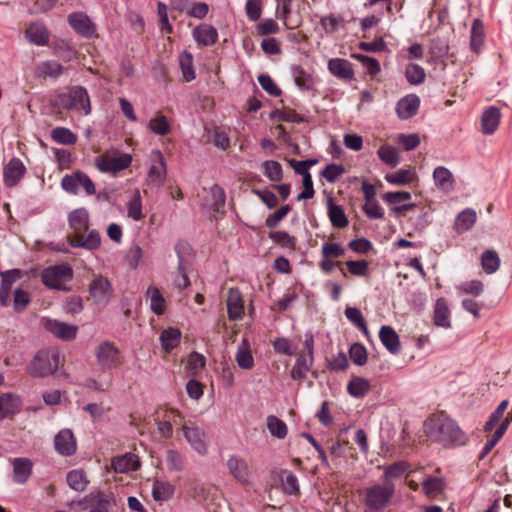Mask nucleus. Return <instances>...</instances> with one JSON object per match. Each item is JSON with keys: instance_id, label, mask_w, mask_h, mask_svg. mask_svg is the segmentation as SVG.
Here are the masks:
<instances>
[{"instance_id": "1", "label": "nucleus", "mask_w": 512, "mask_h": 512, "mask_svg": "<svg viewBox=\"0 0 512 512\" xmlns=\"http://www.w3.org/2000/svg\"><path fill=\"white\" fill-rule=\"evenodd\" d=\"M423 428L429 439L445 448L465 445L468 441L466 433L456 421L444 413L433 414L428 417Z\"/></svg>"}, {"instance_id": "2", "label": "nucleus", "mask_w": 512, "mask_h": 512, "mask_svg": "<svg viewBox=\"0 0 512 512\" xmlns=\"http://www.w3.org/2000/svg\"><path fill=\"white\" fill-rule=\"evenodd\" d=\"M394 482H374L362 492L364 512H384L390 506L395 495Z\"/></svg>"}, {"instance_id": "3", "label": "nucleus", "mask_w": 512, "mask_h": 512, "mask_svg": "<svg viewBox=\"0 0 512 512\" xmlns=\"http://www.w3.org/2000/svg\"><path fill=\"white\" fill-rule=\"evenodd\" d=\"M60 365V353L56 348L42 349L36 353L27 366L32 377L44 378L53 375Z\"/></svg>"}, {"instance_id": "4", "label": "nucleus", "mask_w": 512, "mask_h": 512, "mask_svg": "<svg viewBox=\"0 0 512 512\" xmlns=\"http://www.w3.org/2000/svg\"><path fill=\"white\" fill-rule=\"evenodd\" d=\"M305 352L297 354V359L293 365L290 376L293 380H303L311 370L314 362V339L312 334H307L303 343Z\"/></svg>"}, {"instance_id": "5", "label": "nucleus", "mask_w": 512, "mask_h": 512, "mask_svg": "<svg viewBox=\"0 0 512 512\" xmlns=\"http://www.w3.org/2000/svg\"><path fill=\"white\" fill-rule=\"evenodd\" d=\"M73 277L72 269L67 265H56L46 268L41 275L43 283L52 289L67 290L66 283Z\"/></svg>"}, {"instance_id": "6", "label": "nucleus", "mask_w": 512, "mask_h": 512, "mask_svg": "<svg viewBox=\"0 0 512 512\" xmlns=\"http://www.w3.org/2000/svg\"><path fill=\"white\" fill-rule=\"evenodd\" d=\"M59 104L65 109L82 111L85 115L91 111L87 90L81 86L74 87L69 93L60 95Z\"/></svg>"}, {"instance_id": "7", "label": "nucleus", "mask_w": 512, "mask_h": 512, "mask_svg": "<svg viewBox=\"0 0 512 512\" xmlns=\"http://www.w3.org/2000/svg\"><path fill=\"white\" fill-rule=\"evenodd\" d=\"M166 174L167 169L163 154L159 150H153L150 154L147 182L156 187H161L165 182Z\"/></svg>"}, {"instance_id": "8", "label": "nucleus", "mask_w": 512, "mask_h": 512, "mask_svg": "<svg viewBox=\"0 0 512 512\" xmlns=\"http://www.w3.org/2000/svg\"><path fill=\"white\" fill-rule=\"evenodd\" d=\"M89 293L96 304H106L109 302L113 290L106 277L95 275L89 284Z\"/></svg>"}, {"instance_id": "9", "label": "nucleus", "mask_w": 512, "mask_h": 512, "mask_svg": "<svg viewBox=\"0 0 512 512\" xmlns=\"http://www.w3.org/2000/svg\"><path fill=\"white\" fill-rule=\"evenodd\" d=\"M182 431L188 443L200 455H205L208 450L207 437L203 429L194 424H183Z\"/></svg>"}, {"instance_id": "10", "label": "nucleus", "mask_w": 512, "mask_h": 512, "mask_svg": "<svg viewBox=\"0 0 512 512\" xmlns=\"http://www.w3.org/2000/svg\"><path fill=\"white\" fill-rule=\"evenodd\" d=\"M96 357L100 366L104 368H115L120 364V353L111 342H103L96 349Z\"/></svg>"}, {"instance_id": "11", "label": "nucleus", "mask_w": 512, "mask_h": 512, "mask_svg": "<svg viewBox=\"0 0 512 512\" xmlns=\"http://www.w3.org/2000/svg\"><path fill=\"white\" fill-rule=\"evenodd\" d=\"M26 167L24 163L16 157H13L3 168V183L6 187L16 186L24 177Z\"/></svg>"}, {"instance_id": "12", "label": "nucleus", "mask_w": 512, "mask_h": 512, "mask_svg": "<svg viewBox=\"0 0 512 512\" xmlns=\"http://www.w3.org/2000/svg\"><path fill=\"white\" fill-rule=\"evenodd\" d=\"M132 157L129 154H120L118 156H104L96 160L98 169L102 172H118L130 166Z\"/></svg>"}, {"instance_id": "13", "label": "nucleus", "mask_w": 512, "mask_h": 512, "mask_svg": "<svg viewBox=\"0 0 512 512\" xmlns=\"http://www.w3.org/2000/svg\"><path fill=\"white\" fill-rule=\"evenodd\" d=\"M227 467L230 474L239 483L244 485L250 484L252 472L250 470L248 463L244 459L238 456H231L227 460Z\"/></svg>"}, {"instance_id": "14", "label": "nucleus", "mask_w": 512, "mask_h": 512, "mask_svg": "<svg viewBox=\"0 0 512 512\" xmlns=\"http://www.w3.org/2000/svg\"><path fill=\"white\" fill-rule=\"evenodd\" d=\"M44 327L55 337L66 341L74 339L78 331V327L76 325H71L53 319H46L44 321Z\"/></svg>"}, {"instance_id": "15", "label": "nucleus", "mask_w": 512, "mask_h": 512, "mask_svg": "<svg viewBox=\"0 0 512 512\" xmlns=\"http://www.w3.org/2000/svg\"><path fill=\"white\" fill-rule=\"evenodd\" d=\"M67 20L69 25L83 37H92L96 32L93 22L82 12L71 13Z\"/></svg>"}, {"instance_id": "16", "label": "nucleus", "mask_w": 512, "mask_h": 512, "mask_svg": "<svg viewBox=\"0 0 512 512\" xmlns=\"http://www.w3.org/2000/svg\"><path fill=\"white\" fill-rule=\"evenodd\" d=\"M54 446L61 455H73L76 452L77 444L72 431L70 429L60 430L54 438Z\"/></svg>"}, {"instance_id": "17", "label": "nucleus", "mask_w": 512, "mask_h": 512, "mask_svg": "<svg viewBox=\"0 0 512 512\" xmlns=\"http://www.w3.org/2000/svg\"><path fill=\"white\" fill-rule=\"evenodd\" d=\"M226 302L229 319H241L244 314V304L240 291L236 288H230L227 293Z\"/></svg>"}, {"instance_id": "18", "label": "nucleus", "mask_w": 512, "mask_h": 512, "mask_svg": "<svg viewBox=\"0 0 512 512\" xmlns=\"http://www.w3.org/2000/svg\"><path fill=\"white\" fill-rule=\"evenodd\" d=\"M420 105V99L415 94H409L400 99L396 104V112L399 118L408 119L414 116Z\"/></svg>"}, {"instance_id": "19", "label": "nucleus", "mask_w": 512, "mask_h": 512, "mask_svg": "<svg viewBox=\"0 0 512 512\" xmlns=\"http://www.w3.org/2000/svg\"><path fill=\"white\" fill-rule=\"evenodd\" d=\"M68 223L77 237L87 231L89 227V213L85 208H77L69 213Z\"/></svg>"}, {"instance_id": "20", "label": "nucleus", "mask_w": 512, "mask_h": 512, "mask_svg": "<svg viewBox=\"0 0 512 512\" xmlns=\"http://www.w3.org/2000/svg\"><path fill=\"white\" fill-rule=\"evenodd\" d=\"M328 70L341 80H351L354 76L352 64L342 58H332L328 61Z\"/></svg>"}, {"instance_id": "21", "label": "nucleus", "mask_w": 512, "mask_h": 512, "mask_svg": "<svg viewBox=\"0 0 512 512\" xmlns=\"http://www.w3.org/2000/svg\"><path fill=\"white\" fill-rule=\"evenodd\" d=\"M21 406L22 401L18 395L13 393L0 395V420L18 413Z\"/></svg>"}, {"instance_id": "22", "label": "nucleus", "mask_w": 512, "mask_h": 512, "mask_svg": "<svg viewBox=\"0 0 512 512\" xmlns=\"http://www.w3.org/2000/svg\"><path fill=\"white\" fill-rule=\"evenodd\" d=\"M21 278V271L13 269L2 273V281L0 286V304L6 306L10 300V292L12 285Z\"/></svg>"}, {"instance_id": "23", "label": "nucleus", "mask_w": 512, "mask_h": 512, "mask_svg": "<svg viewBox=\"0 0 512 512\" xmlns=\"http://www.w3.org/2000/svg\"><path fill=\"white\" fill-rule=\"evenodd\" d=\"M25 37L36 46H45L49 42L50 34L43 24L31 23L25 31Z\"/></svg>"}, {"instance_id": "24", "label": "nucleus", "mask_w": 512, "mask_h": 512, "mask_svg": "<svg viewBox=\"0 0 512 512\" xmlns=\"http://www.w3.org/2000/svg\"><path fill=\"white\" fill-rule=\"evenodd\" d=\"M206 193V198L203 202V206L207 207L214 212H218L221 208L224 207L226 196L224 190L218 186L213 185L209 190H204Z\"/></svg>"}, {"instance_id": "25", "label": "nucleus", "mask_w": 512, "mask_h": 512, "mask_svg": "<svg viewBox=\"0 0 512 512\" xmlns=\"http://www.w3.org/2000/svg\"><path fill=\"white\" fill-rule=\"evenodd\" d=\"M112 467L115 472L127 473L137 470L140 467V461L137 455L126 453L122 456L115 457L112 460Z\"/></svg>"}, {"instance_id": "26", "label": "nucleus", "mask_w": 512, "mask_h": 512, "mask_svg": "<svg viewBox=\"0 0 512 512\" xmlns=\"http://www.w3.org/2000/svg\"><path fill=\"white\" fill-rule=\"evenodd\" d=\"M193 37L199 45L210 46L213 45L218 38L217 30L208 24H200L194 28Z\"/></svg>"}, {"instance_id": "27", "label": "nucleus", "mask_w": 512, "mask_h": 512, "mask_svg": "<svg viewBox=\"0 0 512 512\" xmlns=\"http://www.w3.org/2000/svg\"><path fill=\"white\" fill-rule=\"evenodd\" d=\"M433 180L435 186L444 192H450L454 187V176L451 171L444 166H438L434 169Z\"/></svg>"}, {"instance_id": "28", "label": "nucleus", "mask_w": 512, "mask_h": 512, "mask_svg": "<svg viewBox=\"0 0 512 512\" xmlns=\"http://www.w3.org/2000/svg\"><path fill=\"white\" fill-rule=\"evenodd\" d=\"M85 500L92 505L89 512H109V509L114 505V498L103 492L90 494Z\"/></svg>"}, {"instance_id": "29", "label": "nucleus", "mask_w": 512, "mask_h": 512, "mask_svg": "<svg viewBox=\"0 0 512 512\" xmlns=\"http://www.w3.org/2000/svg\"><path fill=\"white\" fill-rule=\"evenodd\" d=\"M501 114L498 108L489 107L484 111L481 118V129L484 134L490 135L497 128L500 123Z\"/></svg>"}, {"instance_id": "30", "label": "nucleus", "mask_w": 512, "mask_h": 512, "mask_svg": "<svg viewBox=\"0 0 512 512\" xmlns=\"http://www.w3.org/2000/svg\"><path fill=\"white\" fill-rule=\"evenodd\" d=\"M379 338L390 353L397 354L400 351V340L392 327L382 326L379 331Z\"/></svg>"}, {"instance_id": "31", "label": "nucleus", "mask_w": 512, "mask_h": 512, "mask_svg": "<svg viewBox=\"0 0 512 512\" xmlns=\"http://www.w3.org/2000/svg\"><path fill=\"white\" fill-rule=\"evenodd\" d=\"M63 71L62 65L55 60H46L38 63L35 75L39 78H58Z\"/></svg>"}, {"instance_id": "32", "label": "nucleus", "mask_w": 512, "mask_h": 512, "mask_svg": "<svg viewBox=\"0 0 512 512\" xmlns=\"http://www.w3.org/2000/svg\"><path fill=\"white\" fill-rule=\"evenodd\" d=\"M32 472V462L27 458H15L13 460V480L16 483L23 484L30 477Z\"/></svg>"}, {"instance_id": "33", "label": "nucleus", "mask_w": 512, "mask_h": 512, "mask_svg": "<svg viewBox=\"0 0 512 512\" xmlns=\"http://www.w3.org/2000/svg\"><path fill=\"white\" fill-rule=\"evenodd\" d=\"M69 243L72 247H82L89 250H95L100 247L101 238L96 230H91L86 237H84L83 234H80L77 237H73Z\"/></svg>"}, {"instance_id": "34", "label": "nucleus", "mask_w": 512, "mask_h": 512, "mask_svg": "<svg viewBox=\"0 0 512 512\" xmlns=\"http://www.w3.org/2000/svg\"><path fill=\"white\" fill-rule=\"evenodd\" d=\"M235 360L241 369L250 370L253 368L254 359L250 350V345L246 339H243L241 344H239L235 354Z\"/></svg>"}, {"instance_id": "35", "label": "nucleus", "mask_w": 512, "mask_h": 512, "mask_svg": "<svg viewBox=\"0 0 512 512\" xmlns=\"http://www.w3.org/2000/svg\"><path fill=\"white\" fill-rule=\"evenodd\" d=\"M148 129L155 135L165 136L171 132V125L161 112H156L147 124Z\"/></svg>"}, {"instance_id": "36", "label": "nucleus", "mask_w": 512, "mask_h": 512, "mask_svg": "<svg viewBox=\"0 0 512 512\" xmlns=\"http://www.w3.org/2000/svg\"><path fill=\"white\" fill-rule=\"evenodd\" d=\"M476 219L477 215L473 209H465L456 217L454 229L457 233L466 232L474 226Z\"/></svg>"}, {"instance_id": "37", "label": "nucleus", "mask_w": 512, "mask_h": 512, "mask_svg": "<svg viewBox=\"0 0 512 512\" xmlns=\"http://www.w3.org/2000/svg\"><path fill=\"white\" fill-rule=\"evenodd\" d=\"M370 388V381L359 376L352 377L347 385L348 393L355 398L364 397L370 391Z\"/></svg>"}, {"instance_id": "38", "label": "nucleus", "mask_w": 512, "mask_h": 512, "mask_svg": "<svg viewBox=\"0 0 512 512\" xmlns=\"http://www.w3.org/2000/svg\"><path fill=\"white\" fill-rule=\"evenodd\" d=\"M434 322L437 326L443 328H449L450 322V311L448 305L444 299H438L434 309Z\"/></svg>"}, {"instance_id": "39", "label": "nucleus", "mask_w": 512, "mask_h": 512, "mask_svg": "<svg viewBox=\"0 0 512 512\" xmlns=\"http://www.w3.org/2000/svg\"><path fill=\"white\" fill-rule=\"evenodd\" d=\"M69 487L77 492H82L87 488L89 480L82 469L71 470L66 477Z\"/></svg>"}, {"instance_id": "40", "label": "nucleus", "mask_w": 512, "mask_h": 512, "mask_svg": "<svg viewBox=\"0 0 512 512\" xmlns=\"http://www.w3.org/2000/svg\"><path fill=\"white\" fill-rule=\"evenodd\" d=\"M146 296L150 299L151 310L157 315H162L165 312L166 305L165 299L159 289L155 286H149L146 291Z\"/></svg>"}, {"instance_id": "41", "label": "nucleus", "mask_w": 512, "mask_h": 512, "mask_svg": "<svg viewBox=\"0 0 512 512\" xmlns=\"http://www.w3.org/2000/svg\"><path fill=\"white\" fill-rule=\"evenodd\" d=\"M181 339V332L176 328L165 329L160 335L163 350L170 352L178 346Z\"/></svg>"}, {"instance_id": "42", "label": "nucleus", "mask_w": 512, "mask_h": 512, "mask_svg": "<svg viewBox=\"0 0 512 512\" xmlns=\"http://www.w3.org/2000/svg\"><path fill=\"white\" fill-rule=\"evenodd\" d=\"M328 214L332 225L336 228H344L349 223L344 210L340 206L335 205L332 199L328 200Z\"/></svg>"}, {"instance_id": "43", "label": "nucleus", "mask_w": 512, "mask_h": 512, "mask_svg": "<svg viewBox=\"0 0 512 512\" xmlns=\"http://www.w3.org/2000/svg\"><path fill=\"white\" fill-rule=\"evenodd\" d=\"M266 426L270 434L278 439L285 438L288 433L285 422L274 415H270L266 418Z\"/></svg>"}, {"instance_id": "44", "label": "nucleus", "mask_w": 512, "mask_h": 512, "mask_svg": "<svg viewBox=\"0 0 512 512\" xmlns=\"http://www.w3.org/2000/svg\"><path fill=\"white\" fill-rule=\"evenodd\" d=\"M174 494V487L169 482L155 481L152 487V495L156 501H167Z\"/></svg>"}, {"instance_id": "45", "label": "nucleus", "mask_w": 512, "mask_h": 512, "mask_svg": "<svg viewBox=\"0 0 512 512\" xmlns=\"http://www.w3.org/2000/svg\"><path fill=\"white\" fill-rule=\"evenodd\" d=\"M416 174L411 169H400L394 173L385 175V180L394 185H405L411 183Z\"/></svg>"}, {"instance_id": "46", "label": "nucleus", "mask_w": 512, "mask_h": 512, "mask_svg": "<svg viewBox=\"0 0 512 512\" xmlns=\"http://www.w3.org/2000/svg\"><path fill=\"white\" fill-rule=\"evenodd\" d=\"M484 40V26L483 23L479 19H475L473 21L471 27V35H470V47L471 49L478 53L483 44Z\"/></svg>"}, {"instance_id": "47", "label": "nucleus", "mask_w": 512, "mask_h": 512, "mask_svg": "<svg viewBox=\"0 0 512 512\" xmlns=\"http://www.w3.org/2000/svg\"><path fill=\"white\" fill-rule=\"evenodd\" d=\"M481 265L487 274L496 272L500 267V258L495 250H486L481 256Z\"/></svg>"}, {"instance_id": "48", "label": "nucleus", "mask_w": 512, "mask_h": 512, "mask_svg": "<svg viewBox=\"0 0 512 512\" xmlns=\"http://www.w3.org/2000/svg\"><path fill=\"white\" fill-rule=\"evenodd\" d=\"M269 238L276 245H279L282 248L288 249L290 251H293L296 248V238L289 235L286 231L271 232L269 233Z\"/></svg>"}, {"instance_id": "49", "label": "nucleus", "mask_w": 512, "mask_h": 512, "mask_svg": "<svg viewBox=\"0 0 512 512\" xmlns=\"http://www.w3.org/2000/svg\"><path fill=\"white\" fill-rule=\"evenodd\" d=\"M422 488L429 498H436L443 492L444 482L441 478L429 477L422 483Z\"/></svg>"}, {"instance_id": "50", "label": "nucleus", "mask_w": 512, "mask_h": 512, "mask_svg": "<svg viewBox=\"0 0 512 512\" xmlns=\"http://www.w3.org/2000/svg\"><path fill=\"white\" fill-rule=\"evenodd\" d=\"M293 77L295 84L301 90H309L314 85L312 75L299 66L293 68Z\"/></svg>"}, {"instance_id": "51", "label": "nucleus", "mask_w": 512, "mask_h": 512, "mask_svg": "<svg viewBox=\"0 0 512 512\" xmlns=\"http://www.w3.org/2000/svg\"><path fill=\"white\" fill-rule=\"evenodd\" d=\"M51 138L53 141L64 145H73L77 141V136L71 130L64 127L54 128L51 132Z\"/></svg>"}, {"instance_id": "52", "label": "nucleus", "mask_w": 512, "mask_h": 512, "mask_svg": "<svg viewBox=\"0 0 512 512\" xmlns=\"http://www.w3.org/2000/svg\"><path fill=\"white\" fill-rule=\"evenodd\" d=\"M127 213L128 216L135 221H139L144 217L142 213V201L139 190H135L133 197L127 203Z\"/></svg>"}, {"instance_id": "53", "label": "nucleus", "mask_w": 512, "mask_h": 512, "mask_svg": "<svg viewBox=\"0 0 512 512\" xmlns=\"http://www.w3.org/2000/svg\"><path fill=\"white\" fill-rule=\"evenodd\" d=\"M377 154L379 158L391 167H396L399 164V154L396 148L392 146L382 145Z\"/></svg>"}, {"instance_id": "54", "label": "nucleus", "mask_w": 512, "mask_h": 512, "mask_svg": "<svg viewBox=\"0 0 512 512\" xmlns=\"http://www.w3.org/2000/svg\"><path fill=\"white\" fill-rule=\"evenodd\" d=\"M320 24L326 33L331 34L336 32L339 28H343L345 26V20L341 16L330 14L323 16L320 20Z\"/></svg>"}, {"instance_id": "55", "label": "nucleus", "mask_w": 512, "mask_h": 512, "mask_svg": "<svg viewBox=\"0 0 512 512\" xmlns=\"http://www.w3.org/2000/svg\"><path fill=\"white\" fill-rule=\"evenodd\" d=\"M179 62L184 80L186 82L192 81L195 78L192 55L184 51L179 57Z\"/></svg>"}, {"instance_id": "56", "label": "nucleus", "mask_w": 512, "mask_h": 512, "mask_svg": "<svg viewBox=\"0 0 512 512\" xmlns=\"http://www.w3.org/2000/svg\"><path fill=\"white\" fill-rule=\"evenodd\" d=\"M345 316L347 319L353 323L357 328L362 330L365 335H369V330L367 328L366 322L362 316L361 311L356 307H347L345 309Z\"/></svg>"}, {"instance_id": "57", "label": "nucleus", "mask_w": 512, "mask_h": 512, "mask_svg": "<svg viewBox=\"0 0 512 512\" xmlns=\"http://www.w3.org/2000/svg\"><path fill=\"white\" fill-rule=\"evenodd\" d=\"M405 76L411 85H419L424 82L426 74L421 66L409 64L406 67Z\"/></svg>"}, {"instance_id": "58", "label": "nucleus", "mask_w": 512, "mask_h": 512, "mask_svg": "<svg viewBox=\"0 0 512 512\" xmlns=\"http://www.w3.org/2000/svg\"><path fill=\"white\" fill-rule=\"evenodd\" d=\"M408 469L406 462H396L386 467L382 476L384 482H393V479L400 477Z\"/></svg>"}, {"instance_id": "59", "label": "nucleus", "mask_w": 512, "mask_h": 512, "mask_svg": "<svg viewBox=\"0 0 512 512\" xmlns=\"http://www.w3.org/2000/svg\"><path fill=\"white\" fill-rule=\"evenodd\" d=\"M281 481L285 493L294 495L299 492L298 479L291 471L284 470L281 475Z\"/></svg>"}, {"instance_id": "60", "label": "nucleus", "mask_w": 512, "mask_h": 512, "mask_svg": "<svg viewBox=\"0 0 512 512\" xmlns=\"http://www.w3.org/2000/svg\"><path fill=\"white\" fill-rule=\"evenodd\" d=\"M345 172V168L341 164L332 163L327 165L321 172V176L329 183H334Z\"/></svg>"}, {"instance_id": "61", "label": "nucleus", "mask_w": 512, "mask_h": 512, "mask_svg": "<svg viewBox=\"0 0 512 512\" xmlns=\"http://www.w3.org/2000/svg\"><path fill=\"white\" fill-rule=\"evenodd\" d=\"M349 355L353 363L358 366H362L367 362V351L361 344H352L349 350Z\"/></svg>"}, {"instance_id": "62", "label": "nucleus", "mask_w": 512, "mask_h": 512, "mask_svg": "<svg viewBox=\"0 0 512 512\" xmlns=\"http://www.w3.org/2000/svg\"><path fill=\"white\" fill-rule=\"evenodd\" d=\"M264 168V174L271 180V181H279L282 179V167L279 162L277 161H265L263 163Z\"/></svg>"}, {"instance_id": "63", "label": "nucleus", "mask_w": 512, "mask_h": 512, "mask_svg": "<svg viewBox=\"0 0 512 512\" xmlns=\"http://www.w3.org/2000/svg\"><path fill=\"white\" fill-rule=\"evenodd\" d=\"M346 266L349 273H351L354 276H367L369 272V263L366 260H350L346 262Z\"/></svg>"}, {"instance_id": "64", "label": "nucleus", "mask_w": 512, "mask_h": 512, "mask_svg": "<svg viewBox=\"0 0 512 512\" xmlns=\"http://www.w3.org/2000/svg\"><path fill=\"white\" fill-rule=\"evenodd\" d=\"M165 461L169 470L180 471L183 469V457L177 451H167Z\"/></svg>"}]
</instances>
